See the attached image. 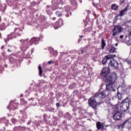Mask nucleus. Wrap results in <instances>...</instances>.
<instances>
[{"label": "nucleus", "instance_id": "obj_1", "mask_svg": "<svg viewBox=\"0 0 131 131\" xmlns=\"http://www.w3.org/2000/svg\"><path fill=\"white\" fill-rule=\"evenodd\" d=\"M114 57V55H106L102 60L103 65H105V64H107V63L109 62L108 67L103 68L100 75V77L103 79L105 82H107V83L106 84V88L104 91L107 92L108 94L105 98H107L109 95H110L109 92H115L116 89L115 85L113 84L116 81L117 76H116L115 74L110 73V69L109 67L114 70L120 69L122 68V63H118L117 60H115V59H113Z\"/></svg>", "mask_w": 131, "mask_h": 131}, {"label": "nucleus", "instance_id": "obj_2", "mask_svg": "<svg viewBox=\"0 0 131 131\" xmlns=\"http://www.w3.org/2000/svg\"><path fill=\"white\" fill-rule=\"evenodd\" d=\"M108 95H109V93L106 91L96 93L93 97H91L88 100V104L90 107H92L93 109H96V110L97 101H101L103 99H105Z\"/></svg>", "mask_w": 131, "mask_h": 131}, {"label": "nucleus", "instance_id": "obj_3", "mask_svg": "<svg viewBox=\"0 0 131 131\" xmlns=\"http://www.w3.org/2000/svg\"><path fill=\"white\" fill-rule=\"evenodd\" d=\"M127 100H128V97L123 99L120 104V109L122 112H126L129 109Z\"/></svg>", "mask_w": 131, "mask_h": 131}, {"label": "nucleus", "instance_id": "obj_4", "mask_svg": "<svg viewBox=\"0 0 131 131\" xmlns=\"http://www.w3.org/2000/svg\"><path fill=\"white\" fill-rule=\"evenodd\" d=\"M122 117V114L119 112L118 108H115L114 112V115L113 116V119L116 121L117 120H120Z\"/></svg>", "mask_w": 131, "mask_h": 131}, {"label": "nucleus", "instance_id": "obj_5", "mask_svg": "<svg viewBox=\"0 0 131 131\" xmlns=\"http://www.w3.org/2000/svg\"><path fill=\"white\" fill-rule=\"evenodd\" d=\"M121 31H122V29L121 27H119L118 25H114V29L113 30V36L119 34V33H121Z\"/></svg>", "mask_w": 131, "mask_h": 131}, {"label": "nucleus", "instance_id": "obj_6", "mask_svg": "<svg viewBox=\"0 0 131 131\" xmlns=\"http://www.w3.org/2000/svg\"><path fill=\"white\" fill-rule=\"evenodd\" d=\"M106 51L110 54H113L115 53L116 49L115 47H114L113 46L110 45L107 46V47L106 48Z\"/></svg>", "mask_w": 131, "mask_h": 131}, {"label": "nucleus", "instance_id": "obj_7", "mask_svg": "<svg viewBox=\"0 0 131 131\" xmlns=\"http://www.w3.org/2000/svg\"><path fill=\"white\" fill-rule=\"evenodd\" d=\"M63 25V20L59 19L54 26L55 29H58L59 27H61Z\"/></svg>", "mask_w": 131, "mask_h": 131}, {"label": "nucleus", "instance_id": "obj_8", "mask_svg": "<svg viewBox=\"0 0 131 131\" xmlns=\"http://www.w3.org/2000/svg\"><path fill=\"white\" fill-rule=\"evenodd\" d=\"M39 38L34 37L30 39V42L31 43H35V45H36V43H38V42H37L38 41V40H39Z\"/></svg>", "mask_w": 131, "mask_h": 131}, {"label": "nucleus", "instance_id": "obj_9", "mask_svg": "<svg viewBox=\"0 0 131 131\" xmlns=\"http://www.w3.org/2000/svg\"><path fill=\"white\" fill-rule=\"evenodd\" d=\"M96 126L97 129H103V128H104V126L100 122H98L96 123Z\"/></svg>", "mask_w": 131, "mask_h": 131}, {"label": "nucleus", "instance_id": "obj_10", "mask_svg": "<svg viewBox=\"0 0 131 131\" xmlns=\"http://www.w3.org/2000/svg\"><path fill=\"white\" fill-rule=\"evenodd\" d=\"M126 11H127V7H126L124 9L121 10L120 12L119 16H120V17L124 16V12H126Z\"/></svg>", "mask_w": 131, "mask_h": 131}, {"label": "nucleus", "instance_id": "obj_11", "mask_svg": "<svg viewBox=\"0 0 131 131\" xmlns=\"http://www.w3.org/2000/svg\"><path fill=\"white\" fill-rule=\"evenodd\" d=\"M106 47V42L104 38L101 39V49L102 50H104V48Z\"/></svg>", "mask_w": 131, "mask_h": 131}, {"label": "nucleus", "instance_id": "obj_12", "mask_svg": "<svg viewBox=\"0 0 131 131\" xmlns=\"http://www.w3.org/2000/svg\"><path fill=\"white\" fill-rule=\"evenodd\" d=\"M119 6L116 5V4H114L112 5L111 9L112 10H114V11H116V10H118Z\"/></svg>", "mask_w": 131, "mask_h": 131}, {"label": "nucleus", "instance_id": "obj_13", "mask_svg": "<svg viewBox=\"0 0 131 131\" xmlns=\"http://www.w3.org/2000/svg\"><path fill=\"white\" fill-rule=\"evenodd\" d=\"M127 122H128V119L126 120L123 123L120 124L119 125V127H121L122 128H123L125 124H126Z\"/></svg>", "mask_w": 131, "mask_h": 131}, {"label": "nucleus", "instance_id": "obj_14", "mask_svg": "<svg viewBox=\"0 0 131 131\" xmlns=\"http://www.w3.org/2000/svg\"><path fill=\"white\" fill-rule=\"evenodd\" d=\"M38 70H39V73L40 76H41V74H42V70L41 69V67L40 66V64H39L38 67Z\"/></svg>", "mask_w": 131, "mask_h": 131}, {"label": "nucleus", "instance_id": "obj_15", "mask_svg": "<svg viewBox=\"0 0 131 131\" xmlns=\"http://www.w3.org/2000/svg\"><path fill=\"white\" fill-rule=\"evenodd\" d=\"M117 95L119 100H121V99H122V94L119 93V92H118Z\"/></svg>", "mask_w": 131, "mask_h": 131}, {"label": "nucleus", "instance_id": "obj_16", "mask_svg": "<svg viewBox=\"0 0 131 131\" xmlns=\"http://www.w3.org/2000/svg\"><path fill=\"white\" fill-rule=\"evenodd\" d=\"M118 17H119V15H118L116 16H115L114 17V24H115V23H116V21H117V20H118Z\"/></svg>", "mask_w": 131, "mask_h": 131}, {"label": "nucleus", "instance_id": "obj_17", "mask_svg": "<svg viewBox=\"0 0 131 131\" xmlns=\"http://www.w3.org/2000/svg\"><path fill=\"white\" fill-rule=\"evenodd\" d=\"M56 15H57V16H58V17L62 16V14L60 13L59 11H56Z\"/></svg>", "mask_w": 131, "mask_h": 131}, {"label": "nucleus", "instance_id": "obj_18", "mask_svg": "<svg viewBox=\"0 0 131 131\" xmlns=\"http://www.w3.org/2000/svg\"><path fill=\"white\" fill-rule=\"evenodd\" d=\"M83 22H84V26H87L88 24V21L85 20H83Z\"/></svg>", "mask_w": 131, "mask_h": 131}, {"label": "nucleus", "instance_id": "obj_19", "mask_svg": "<svg viewBox=\"0 0 131 131\" xmlns=\"http://www.w3.org/2000/svg\"><path fill=\"white\" fill-rule=\"evenodd\" d=\"M127 103L128 105H131V100H129V98L128 97Z\"/></svg>", "mask_w": 131, "mask_h": 131}, {"label": "nucleus", "instance_id": "obj_20", "mask_svg": "<svg viewBox=\"0 0 131 131\" xmlns=\"http://www.w3.org/2000/svg\"><path fill=\"white\" fill-rule=\"evenodd\" d=\"M125 2V0H122L120 5H122V4H124V2Z\"/></svg>", "mask_w": 131, "mask_h": 131}, {"label": "nucleus", "instance_id": "obj_21", "mask_svg": "<svg viewBox=\"0 0 131 131\" xmlns=\"http://www.w3.org/2000/svg\"><path fill=\"white\" fill-rule=\"evenodd\" d=\"M52 63H54V61H49L48 62V63H49V64H52Z\"/></svg>", "mask_w": 131, "mask_h": 131}, {"label": "nucleus", "instance_id": "obj_22", "mask_svg": "<svg viewBox=\"0 0 131 131\" xmlns=\"http://www.w3.org/2000/svg\"><path fill=\"white\" fill-rule=\"evenodd\" d=\"M129 36H131V29L129 31Z\"/></svg>", "mask_w": 131, "mask_h": 131}, {"label": "nucleus", "instance_id": "obj_23", "mask_svg": "<svg viewBox=\"0 0 131 131\" xmlns=\"http://www.w3.org/2000/svg\"><path fill=\"white\" fill-rule=\"evenodd\" d=\"M120 38H121V39H122V38H123V35H120Z\"/></svg>", "mask_w": 131, "mask_h": 131}, {"label": "nucleus", "instance_id": "obj_24", "mask_svg": "<svg viewBox=\"0 0 131 131\" xmlns=\"http://www.w3.org/2000/svg\"><path fill=\"white\" fill-rule=\"evenodd\" d=\"M59 105H60V103H56V106H57V107H59Z\"/></svg>", "mask_w": 131, "mask_h": 131}, {"label": "nucleus", "instance_id": "obj_25", "mask_svg": "<svg viewBox=\"0 0 131 131\" xmlns=\"http://www.w3.org/2000/svg\"><path fill=\"white\" fill-rule=\"evenodd\" d=\"M88 14H91V11L90 10H88Z\"/></svg>", "mask_w": 131, "mask_h": 131}, {"label": "nucleus", "instance_id": "obj_26", "mask_svg": "<svg viewBox=\"0 0 131 131\" xmlns=\"http://www.w3.org/2000/svg\"><path fill=\"white\" fill-rule=\"evenodd\" d=\"M3 29H5V27H3L1 29V30H3Z\"/></svg>", "mask_w": 131, "mask_h": 131}, {"label": "nucleus", "instance_id": "obj_27", "mask_svg": "<svg viewBox=\"0 0 131 131\" xmlns=\"http://www.w3.org/2000/svg\"><path fill=\"white\" fill-rule=\"evenodd\" d=\"M56 19V17H53L52 20H55Z\"/></svg>", "mask_w": 131, "mask_h": 131}, {"label": "nucleus", "instance_id": "obj_28", "mask_svg": "<svg viewBox=\"0 0 131 131\" xmlns=\"http://www.w3.org/2000/svg\"><path fill=\"white\" fill-rule=\"evenodd\" d=\"M81 41V39H79L78 40V42H80Z\"/></svg>", "mask_w": 131, "mask_h": 131}, {"label": "nucleus", "instance_id": "obj_29", "mask_svg": "<svg viewBox=\"0 0 131 131\" xmlns=\"http://www.w3.org/2000/svg\"><path fill=\"white\" fill-rule=\"evenodd\" d=\"M83 68H84V69H85V68H86L85 66H83Z\"/></svg>", "mask_w": 131, "mask_h": 131}, {"label": "nucleus", "instance_id": "obj_30", "mask_svg": "<svg viewBox=\"0 0 131 131\" xmlns=\"http://www.w3.org/2000/svg\"><path fill=\"white\" fill-rule=\"evenodd\" d=\"M26 41H28V39H26Z\"/></svg>", "mask_w": 131, "mask_h": 131}, {"label": "nucleus", "instance_id": "obj_31", "mask_svg": "<svg viewBox=\"0 0 131 131\" xmlns=\"http://www.w3.org/2000/svg\"><path fill=\"white\" fill-rule=\"evenodd\" d=\"M1 49H4V46H2V47H1Z\"/></svg>", "mask_w": 131, "mask_h": 131}, {"label": "nucleus", "instance_id": "obj_32", "mask_svg": "<svg viewBox=\"0 0 131 131\" xmlns=\"http://www.w3.org/2000/svg\"><path fill=\"white\" fill-rule=\"evenodd\" d=\"M7 51H8V52H10V49H8Z\"/></svg>", "mask_w": 131, "mask_h": 131}, {"label": "nucleus", "instance_id": "obj_33", "mask_svg": "<svg viewBox=\"0 0 131 131\" xmlns=\"http://www.w3.org/2000/svg\"><path fill=\"white\" fill-rule=\"evenodd\" d=\"M69 16H68V15H67V16H66V17H69Z\"/></svg>", "mask_w": 131, "mask_h": 131}, {"label": "nucleus", "instance_id": "obj_34", "mask_svg": "<svg viewBox=\"0 0 131 131\" xmlns=\"http://www.w3.org/2000/svg\"><path fill=\"white\" fill-rule=\"evenodd\" d=\"M80 36V37H82V36Z\"/></svg>", "mask_w": 131, "mask_h": 131}, {"label": "nucleus", "instance_id": "obj_35", "mask_svg": "<svg viewBox=\"0 0 131 131\" xmlns=\"http://www.w3.org/2000/svg\"><path fill=\"white\" fill-rule=\"evenodd\" d=\"M20 42H21V41H22V40H20Z\"/></svg>", "mask_w": 131, "mask_h": 131}, {"label": "nucleus", "instance_id": "obj_36", "mask_svg": "<svg viewBox=\"0 0 131 131\" xmlns=\"http://www.w3.org/2000/svg\"><path fill=\"white\" fill-rule=\"evenodd\" d=\"M125 36H126V37H127V35H126Z\"/></svg>", "mask_w": 131, "mask_h": 131}, {"label": "nucleus", "instance_id": "obj_37", "mask_svg": "<svg viewBox=\"0 0 131 131\" xmlns=\"http://www.w3.org/2000/svg\"><path fill=\"white\" fill-rule=\"evenodd\" d=\"M116 46H117V44H116Z\"/></svg>", "mask_w": 131, "mask_h": 131}, {"label": "nucleus", "instance_id": "obj_38", "mask_svg": "<svg viewBox=\"0 0 131 131\" xmlns=\"http://www.w3.org/2000/svg\"><path fill=\"white\" fill-rule=\"evenodd\" d=\"M70 15H71V13H70Z\"/></svg>", "mask_w": 131, "mask_h": 131}, {"label": "nucleus", "instance_id": "obj_39", "mask_svg": "<svg viewBox=\"0 0 131 131\" xmlns=\"http://www.w3.org/2000/svg\"><path fill=\"white\" fill-rule=\"evenodd\" d=\"M1 35V34H0V35Z\"/></svg>", "mask_w": 131, "mask_h": 131}]
</instances>
